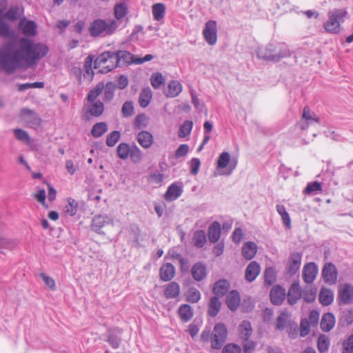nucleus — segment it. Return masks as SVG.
Masks as SVG:
<instances>
[{
	"mask_svg": "<svg viewBox=\"0 0 353 353\" xmlns=\"http://www.w3.org/2000/svg\"><path fill=\"white\" fill-rule=\"evenodd\" d=\"M48 51L46 45L26 37L10 41L0 49V70L10 74L17 70L32 67Z\"/></svg>",
	"mask_w": 353,
	"mask_h": 353,
	"instance_id": "obj_1",
	"label": "nucleus"
},
{
	"mask_svg": "<svg viewBox=\"0 0 353 353\" xmlns=\"http://www.w3.org/2000/svg\"><path fill=\"white\" fill-rule=\"evenodd\" d=\"M256 55L259 59L279 62L291 55L290 50L285 43H269L265 47L258 48Z\"/></svg>",
	"mask_w": 353,
	"mask_h": 353,
	"instance_id": "obj_2",
	"label": "nucleus"
},
{
	"mask_svg": "<svg viewBox=\"0 0 353 353\" xmlns=\"http://www.w3.org/2000/svg\"><path fill=\"white\" fill-rule=\"evenodd\" d=\"M228 336V330L223 323L216 324L211 332L210 329L205 328L201 334L203 342H210L212 349L220 350L225 343Z\"/></svg>",
	"mask_w": 353,
	"mask_h": 353,
	"instance_id": "obj_3",
	"label": "nucleus"
},
{
	"mask_svg": "<svg viewBox=\"0 0 353 353\" xmlns=\"http://www.w3.org/2000/svg\"><path fill=\"white\" fill-rule=\"evenodd\" d=\"M135 59H137L133 54L125 50H119L116 52L106 51L99 55L97 63H104L110 61L111 64L107 67L108 69L105 70V72H109L116 68L121 62L126 64L135 63Z\"/></svg>",
	"mask_w": 353,
	"mask_h": 353,
	"instance_id": "obj_4",
	"label": "nucleus"
},
{
	"mask_svg": "<svg viewBox=\"0 0 353 353\" xmlns=\"http://www.w3.org/2000/svg\"><path fill=\"white\" fill-rule=\"evenodd\" d=\"M116 29L117 23L114 21H106L97 19L90 23L88 32L92 37H104L112 34Z\"/></svg>",
	"mask_w": 353,
	"mask_h": 353,
	"instance_id": "obj_5",
	"label": "nucleus"
},
{
	"mask_svg": "<svg viewBox=\"0 0 353 353\" xmlns=\"http://www.w3.org/2000/svg\"><path fill=\"white\" fill-rule=\"evenodd\" d=\"M117 154L122 160L130 158L134 163H139L143 159L142 152L134 143L132 145L127 143H119L117 148Z\"/></svg>",
	"mask_w": 353,
	"mask_h": 353,
	"instance_id": "obj_6",
	"label": "nucleus"
},
{
	"mask_svg": "<svg viewBox=\"0 0 353 353\" xmlns=\"http://www.w3.org/2000/svg\"><path fill=\"white\" fill-rule=\"evenodd\" d=\"M347 12L345 10L334 9L328 12V20L323 27L327 32L337 34L340 32V23L343 22Z\"/></svg>",
	"mask_w": 353,
	"mask_h": 353,
	"instance_id": "obj_7",
	"label": "nucleus"
},
{
	"mask_svg": "<svg viewBox=\"0 0 353 353\" xmlns=\"http://www.w3.org/2000/svg\"><path fill=\"white\" fill-rule=\"evenodd\" d=\"M319 118L317 115L312 112L308 107H305L303 110L302 118L297 123V126L302 130L308 128L310 125L314 123H319Z\"/></svg>",
	"mask_w": 353,
	"mask_h": 353,
	"instance_id": "obj_8",
	"label": "nucleus"
},
{
	"mask_svg": "<svg viewBox=\"0 0 353 353\" xmlns=\"http://www.w3.org/2000/svg\"><path fill=\"white\" fill-rule=\"evenodd\" d=\"M203 34L209 45H214L217 41L216 22L214 20L207 21L203 30Z\"/></svg>",
	"mask_w": 353,
	"mask_h": 353,
	"instance_id": "obj_9",
	"label": "nucleus"
},
{
	"mask_svg": "<svg viewBox=\"0 0 353 353\" xmlns=\"http://www.w3.org/2000/svg\"><path fill=\"white\" fill-rule=\"evenodd\" d=\"M301 261V253L297 252L291 253L286 266V273L291 276L295 275L300 270Z\"/></svg>",
	"mask_w": 353,
	"mask_h": 353,
	"instance_id": "obj_10",
	"label": "nucleus"
},
{
	"mask_svg": "<svg viewBox=\"0 0 353 353\" xmlns=\"http://www.w3.org/2000/svg\"><path fill=\"white\" fill-rule=\"evenodd\" d=\"M338 300L343 305L353 302V286L349 283L341 285L339 288Z\"/></svg>",
	"mask_w": 353,
	"mask_h": 353,
	"instance_id": "obj_11",
	"label": "nucleus"
},
{
	"mask_svg": "<svg viewBox=\"0 0 353 353\" xmlns=\"http://www.w3.org/2000/svg\"><path fill=\"white\" fill-rule=\"evenodd\" d=\"M338 271L332 263H325L322 270V277L325 283L335 284L337 281Z\"/></svg>",
	"mask_w": 353,
	"mask_h": 353,
	"instance_id": "obj_12",
	"label": "nucleus"
},
{
	"mask_svg": "<svg viewBox=\"0 0 353 353\" xmlns=\"http://www.w3.org/2000/svg\"><path fill=\"white\" fill-rule=\"evenodd\" d=\"M319 272L318 266L314 262L306 263L302 270L303 281L307 284L312 283L316 279Z\"/></svg>",
	"mask_w": 353,
	"mask_h": 353,
	"instance_id": "obj_13",
	"label": "nucleus"
},
{
	"mask_svg": "<svg viewBox=\"0 0 353 353\" xmlns=\"http://www.w3.org/2000/svg\"><path fill=\"white\" fill-rule=\"evenodd\" d=\"M22 120L31 128H37L41 124V119L39 115L32 110L23 108L21 111Z\"/></svg>",
	"mask_w": 353,
	"mask_h": 353,
	"instance_id": "obj_14",
	"label": "nucleus"
},
{
	"mask_svg": "<svg viewBox=\"0 0 353 353\" xmlns=\"http://www.w3.org/2000/svg\"><path fill=\"white\" fill-rule=\"evenodd\" d=\"M183 192V185L181 183H172L170 184L164 194L165 201L170 202L179 198Z\"/></svg>",
	"mask_w": 353,
	"mask_h": 353,
	"instance_id": "obj_15",
	"label": "nucleus"
},
{
	"mask_svg": "<svg viewBox=\"0 0 353 353\" xmlns=\"http://www.w3.org/2000/svg\"><path fill=\"white\" fill-rule=\"evenodd\" d=\"M301 289L299 281L294 282L288 289L287 300L290 305H294L297 303L298 301L301 298Z\"/></svg>",
	"mask_w": 353,
	"mask_h": 353,
	"instance_id": "obj_16",
	"label": "nucleus"
},
{
	"mask_svg": "<svg viewBox=\"0 0 353 353\" xmlns=\"http://www.w3.org/2000/svg\"><path fill=\"white\" fill-rule=\"evenodd\" d=\"M123 330L119 327L109 328L107 331V341L113 349L119 348L121 341Z\"/></svg>",
	"mask_w": 353,
	"mask_h": 353,
	"instance_id": "obj_17",
	"label": "nucleus"
},
{
	"mask_svg": "<svg viewBox=\"0 0 353 353\" xmlns=\"http://www.w3.org/2000/svg\"><path fill=\"white\" fill-rule=\"evenodd\" d=\"M271 302L275 305H280L283 303L286 297L285 289L281 285L274 286L270 293Z\"/></svg>",
	"mask_w": 353,
	"mask_h": 353,
	"instance_id": "obj_18",
	"label": "nucleus"
},
{
	"mask_svg": "<svg viewBox=\"0 0 353 353\" xmlns=\"http://www.w3.org/2000/svg\"><path fill=\"white\" fill-rule=\"evenodd\" d=\"M293 322L294 321L292 320L290 314L283 311L276 318L275 328L277 330L283 331L286 330Z\"/></svg>",
	"mask_w": 353,
	"mask_h": 353,
	"instance_id": "obj_19",
	"label": "nucleus"
},
{
	"mask_svg": "<svg viewBox=\"0 0 353 353\" xmlns=\"http://www.w3.org/2000/svg\"><path fill=\"white\" fill-rule=\"evenodd\" d=\"M230 288V283L227 279H220L216 281L212 288L215 296L222 297L226 294Z\"/></svg>",
	"mask_w": 353,
	"mask_h": 353,
	"instance_id": "obj_20",
	"label": "nucleus"
},
{
	"mask_svg": "<svg viewBox=\"0 0 353 353\" xmlns=\"http://www.w3.org/2000/svg\"><path fill=\"white\" fill-rule=\"evenodd\" d=\"M261 272V267L256 261H252L248 264L245 272V279L248 282L256 279Z\"/></svg>",
	"mask_w": 353,
	"mask_h": 353,
	"instance_id": "obj_21",
	"label": "nucleus"
},
{
	"mask_svg": "<svg viewBox=\"0 0 353 353\" xmlns=\"http://www.w3.org/2000/svg\"><path fill=\"white\" fill-rule=\"evenodd\" d=\"M112 223V219L106 215L95 216L92 222V230L97 233H101V230L105 225Z\"/></svg>",
	"mask_w": 353,
	"mask_h": 353,
	"instance_id": "obj_22",
	"label": "nucleus"
},
{
	"mask_svg": "<svg viewBox=\"0 0 353 353\" xmlns=\"http://www.w3.org/2000/svg\"><path fill=\"white\" fill-rule=\"evenodd\" d=\"M160 278L163 281H171L175 275V268L170 263H166L160 268Z\"/></svg>",
	"mask_w": 353,
	"mask_h": 353,
	"instance_id": "obj_23",
	"label": "nucleus"
},
{
	"mask_svg": "<svg viewBox=\"0 0 353 353\" xmlns=\"http://www.w3.org/2000/svg\"><path fill=\"white\" fill-rule=\"evenodd\" d=\"M191 274L195 281H201L207 275L206 266L201 262H197L192 266Z\"/></svg>",
	"mask_w": 353,
	"mask_h": 353,
	"instance_id": "obj_24",
	"label": "nucleus"
},
{
	"mask_svg": "<svg viewBox=\"0 0 353 353\" xmlns=\"http://www.w3.org/2000/svg\"><path fill=\"white\" fill-rule=\"evenodd\" d=\"M137 140L143 148H149L153 143L154 139L152 134L148 131H141L137 136Z\"/></svg>",
	"mask_w": 353,
	"mask_h": 353,
	"instance_id": "obj_25",
	"label": "nucleus"
},
{
	"mask_svg": "<svg viewBox=\"0 0 353 353\" xmlns=\"http://www.w3.org/2000/svg\"><path fill=\"white\" fill-rule=\"evenodd\" d=\"M226 303L229 309L236 311L240 303V295L237 290L230 291L226 296Z\"/></svg>",
	"mask_w": 353,
	"mask_h": 353,
	"instance_id": "obj_26",
	"label": "nucleus"
},
{
	"mask_svg": "<svg viewBox=\"0 0 353 353\" xmlns=\"http://www.w3.org/2000/svg\"><path fill=\"white\" fill-rule=\"evenodd\" d=\"M180 286L178 283L172 281L165 285L164 296L166 299H174L176 298L180 294Z\"/></svg>",
	"mask_w": 353,
	"mask_h": 353,
	"instance_id": "obj_27",
	"label": "nucleus"
},
{
	"mask_svg": "<svg viewBox=\"0 0 353 353\" xmlns=\"http://www.w3.org/2000/svg\"><path fill=\"white\" fill-rule=\"evenodd\" d=\"M208 239L211 243H216L221 236V224L214 221L208 228Z\"/></svg>",
	"mask_w": 353,
	"mask_h": 353,
	"instance_id": "obj_28",
	"label": "nucleus"
},
{
	"mask_svg": "<svg viewBox=\"0 0 353 353\" xmlns=\"http://www.w3.org/2000/svg\"><path fill=\"white\" fill-rule=\"evenodd\" d=\"M319 301L324 306L330 305L334 301L333 291L326 288H322L319 292Z\"/></svg>",
	"mask_w": 353,
	"mask_h": 353,
	"instance_id": "obj_29",
	"label": "nucleus"
},
{
	"mask_svg": "<svg viewBox=\"0 0 353 353\" xmlns=\"http://www.w3.org/2000/svg\"><path fill=\"white\" fill-rule=\"evenodd\" d=\"M256 245L252 241L246 242L242 247V255L248 260H251L256 254Z\"/></svg>",
	"mask_w": 353,
	"mask_h": 353,
	"instance_id": "obj_30",
	"label": "nucleus"
},
{
	"mask_svg": "<svg viewBox=\"0 0 353 353\" xmlns=\"http://www.w3.org/2000/svg\"><path fill=\"white\" fill-rule=\"evenodd\" d=\"M335 325V318L332 313H325L321 321V328L324 332H329Z\"/></svg>",
	"mask_w": 353,
	"mask_h": 353,
	"instance_id": "obj_31",
	"label": "nucleus"
},
{
	"mask_svg": "<svg viewBox=\"0 0 353 353\" xmlns=\"http://www.w3.org/2000/svg\"><path fill=\"white\" fill-rule=\"evenodd\" d=\"M182 89V85L179 81L172 80L168 85V90L165 92V95L168 97H176L181 92Z\"/></svg>",
	"mask_w": 353,
	"mask_h": 353,
	"instance_id": "obj_32",
	"label": "nucleus"
},
{
	"mask_svg": "<svg viewBox=\"0 0 353 353\" xmlns=\"http://www.w3.org/2000/svg\"><path fill=\"white\" fill-rule=\"evenodd\" d=\"M178 314L181 320L183 322L186 323L192 318L194 312L190 305L182 304L178 310Z\"/></svg>",
	"mask_w": 353,
	"mask_h": 353,
	"instance_id": "obj_33",
	"label": "nucleus"
},
{
	"mask_svg": "<svg viewBox=\"0 0 353 353\" xmlns=\"http://www.w3.org/2000/svg\"><path fill=\"white\" fill-rule=\"evenodd\" d=\"M301 298L304 301L310 303L314 302L316 299L317 288L315 287L306 286L301 291Z\"/></svg>",
	"mask_w": 353,
	"mask_h": 353,
	"instance_id": "obj_34",
	"label": "nucleus"
},
{
	"mask_svg": "<svg viewBox=\"0 0 353 353\" xmlns=\"http://www.w3.org/2000/svg\"><path fill=\"white\" fill-rule=\"evenodd\" d=\"M88 112L94 117L101 116L104 111V105L100 100L89 102Z\"/></svg>",
	"mask_w": 353,
	"mask_h": 353,
	"instance_id": "obj_35",
	"label": "nucleus"
},
{
	"mask_svg": "<svg viewBox=\"0 0 353 353\" xmlns=\"http://www.w3.org/2000/svg\"><path fill=\"white\" fill-rule=\"evenodd\" d=\"M221 303L219 298L213 296L210 299L208 304V314L211 317L216 316L220 311Z\"/></svg>",
	"mask_w": 353,
	"mask_h": 353,
	"instance_id": "obj_36",
	"label": "nucleus"
},
{
	"mask_svg": "<svg viewBox=\"0 0 353 353\" xmlns=\"http://www.w3.org/2000/svg\"><path fill=\"white\" fill-rule=\"evenodd\" d=\"M103 87L104 90H103V99L105 103L110 102L114 98L117 86L113 82L108 81L105 84L103 83Z\"/></svg>",
	"mask_w": 353,
	"mask_h": 353,
	"instance_id": "obj_37",
	"label": "nucleus"
},
{
	"mask_svg": "<svg viewBox=\"0 0 353 353\" xmlns=\"http://www.w3.org/2000/svg\"><path fill=\"white\" fill-rule=\"evenodd\" d=\"M152 94L151 89L149 87L144 88L139 95V103L141 107L145 108L150 103Z\"/></svg>",
	"mask_w": 353,
	"mask_h": 353,
	"instance_id": "obj_38",
	"label": "nucleus"
},
{
	"mask_svg": "<svg viewBox=\"0 0 353 353\" xmlns=\"http://www.w3.org/2000/svg\"><path fill=\"white\" fill-rule=\"evenodd\" d=\"M192 243L197 248H202L206 243L205 232L203 230H198L194 232Z\"/></svg>",
	"mask_w": 353,
	"mask_h": 353,
	"instance_id": "obj_39",
	"label": "nucleus"
},
{
	"mask_svg": "<svg viewBox=\"0 0 353 353\" xmlns=\"http://www.w3.org/2000/svg\"><path fill=\"white\" fill-rule=\"evenodd\" d=\"M141 235L140 229L137 226H132L130 228V234H129V243L135 248L141 247V243L139 241V236Z\"/></svg>",
	"mask_w": 353,
	"mask_h": 353,
	"instance_id": "obj_40",
	"label": "nucleus"
},
{
	"mask_svg": "<svg viewBox=\"0 0 353 353\" xmlns=\"http://www.w3.org/2000/svg\"><path fill=\"white\" fill-rule=\"evenodd\" d=\"M20 26L23 34L26 37H34L37 34V24L33 21H27L22 26V22Z\"/></svg>",
	"mask_w": 353,
	"mask_h": 353,
	"instance_id": "obj_41",
	"label": "nucleus"
},
{
	"mask_svg": "<svg viewBox=\"0 0 353 353\" xmlns=\"http://www.w3.org/2000/svg\"><path fill=\"white\" fill-rule=\"evenodd\" d=\"M278 214L281 216L284 226L290 229L291 228V219L283 205L278 204L276 206Z\"/></svg>",
	"mask_w": 353,
	"mask_h": 353,
	"instance_id": "obj_42",
	"label": "nucleus"
},
{
	"mask_svg": "<svg viewBox=\"0 0 353 353\" xmlns=\"http://www.w3.org/2000/svg\"><path fill=\"white\" fill-rule=\"evenodd\" d=\"M103 82L98 83L94 88L89 91L87 95L88 101L94 102V101H97V99L103 92Z\"/></svg>",
	"mask_w": 353,
	"mask_h": 353,
	"instance_id": "obj_43",
	"label": "nucleus"
},
{
	"mask_svg": "<svg viewBox=\"0 0 353 353\" xmlns=\"http://www.w3.org/2000/svg\"><path fill=\"white\" fill-rule=\"evenodd\" d=\"M264 284L267 286L272 285L276 280V270L272 267L266 268L263 273Z\"/></svg>",
	"mask_w": 353,
	"mask_h": 353,
	"instance_id": "obj_44",
	"label": "nucleus"
},
{
	"mask_svg": "<svg viewBox=\"0 0 353 353\" xmlns=\"http://www.w3.org/2000/svg\"><path fill=\"white\" fill-rule=\"evenodd\" d=\"M241 338L242 339H248L252 335V328L250 321H243L239 325Z\"/></svg>",
	"mask_w": 353,
	"mask_h": 353,
	"instance_id": "obj_45",
	"label": "nucleus"
},
{
	"mask_svg": "<svg viewBox=\"0 0 353 353\" xmlns=\"http://www.w3.org/2000/svg\"><path fill=\"white\" fill-rule=\"evenodd\" d=\"M152 12L154 19L157 21H160L165 17V6L161 3H155L152 6Z\"/></svg>",
	"mask_w": 353,
	"mask_h": 353,
	"instance_id": "obj_46",
	"label": "nucleus"
},
{
	"mask_svg": "<svg viewBox=\"0 0 353 353\" xmlns=\"http://www.w3.org/2000/svg\"><path fill=\"white\" fill-rule=\"evenodd\" d=\"M108 130V125L105 122L97 123L92 126L91 134L95 138L101 137Z\"/></svg>",
	"mask_w": 353,
	"mask_h": 353,
	"instance_id": "obj_47",
	"label": "nucleus"
},
{
	"mask_svg": "<svg viewBox=\"0 0 353 353\" xmlns=\"http://www.w3.org/2000/svg\"><path fill=\"white\" fill-rule=\"evenodd\" d=\"M330 346L329 337L325 334H321L317 340V348L319 352L324 353L328 350Z\"/></svg>",
	"mask_w": 353,
	"mask_h": 353,
	"instance_id": "obj_48",
	"label": "nucleus"
},
{
	"mask_svg": "<svg viewBox=\"0 0 353 353\" xmlns=\"http://www.w3.org/2000/svg\"><path fill=\"white\" fill-rule=\"evenodd\" d=\"M193 122L191 121H185L183 123V124L180 126L179 130V137L180 138H185L188 136L192 129Z\"/></svg>",
	"mask_w": 353,
	"mask_h": 353,
	"instance_id": "obj_49",
	"label": "nucleus"
},
{
	"mask_svg": "<svg viewBox=\"0 0 353 353\" xmlns=\"http://www.w3.org/2000/svg\"><path fill=\"white\" fill-rule=\"evenodd\" d=\"M321 190V183L318 181H314L307 183L306 188L303 190L305 194H312L317 193Z\"/></svg>",
	"mask_w": 353,
	"mask_h": 353,
	"instance_id": "obj_50",
	"label": "nucleus"
},
{
	"mask_svg": "<svg viewBox=\"0 0 353 353\" xmlns=\"http://www.w3.org/2000/svg\"><path fill=\"white\" fill-rule=\"evenodd\" d=\"M164 81L165 79L163 75L159 72L153 74L150 78L151 85L154 89L159 88L164 83Z\"/></svg>",
	"mask_w": 353,
	"mask_h": 353,
	"instance_id": "obj_51",
	"label": "nucleus"
},
{
	"mask_svg": "<svg viewBox=\"0 0 353 353\" xmlns=\"http://www.w3.org/2000/svg\"><path fill=\"white\" fill-rule=\"evenodd\" d=\"M200 299V292L196 288H190L187 294V301L190 303H197Z\"/></svg>",
	"mask_w": 353,
	"mask_h": 353,
	"instance_id": "obj_52",
	"label": "nucleus"
},
{
	"mask_svg": "<svg viewBox=\"0 0 353 353\" xmlns=\"http://www.w3.org/2000/svg\"><path fill=\"white\" fill-rule=\"evenodd\" d=\"M19 9L18 6H11L8 11L3 14V17L5 19L10 20V21H15L19 17Z\"/></svg>",
	"mask_w": 353,
	"mask_h": 353,
	"instance_id": "obj_53",
	"label": "nucleus"
},
{
	"mask_svg": "<svg viewBox=\"0 0 353 353\" xmlns=\"http://www.w3.org/2000/svg\"><path fill=\"white\" fill-rule=\"evenodd\" d=\"M121 137L119 131L115 130L110 133L106 138V144L109 147H113L119 141Z\"/></svg>",
	"mask_w": 353,
	"mask_h": 353,
	"instance_id": "obj_54",
	"label": "nucleus"
},
{
	"mask_svg": "<svg viewBox=\"0 0 353 353\" xmlns=\"http://www.w3.org/2000/svg\"><path fill=\"white\" fill-rule=\"evenodd\" d=\"M230 160V155L228 152H222L217 161V167L219 168L223 169L226 168V166L229 164Z\"/></svg>",
	"mask_w": 353,
	"mask_h": 353,
	"instance_id": "obj_55",
	"label": "nucleus"
},
{
	"mask_svg": "<svg viewBox=\"0 0 353 353\" xmlns=\"http://www.w3.org/2000/svg\"><path fill=\"white\" fill-rule=\"evenodd\" d=\"M128 8L125 3H121L114 8V15L117 19H123L127 14Z\"/></svg>",
	"mask_w": 353,
	"mask_h": 353,
	"instance_id": "obj_56",
	"label": "nucleus"
},
{
	"mask_svg": "<svg viewBox=\"0 0 353 353\" xmlns=\"http://www.w3.org/2000/svg\"><path fill=\"white\" fill-rule=\"evenodd\" d=\"M134 105L132 101H125L121 108V112L124 117H130L134 114Z\"/></svg>",
	"mask_w": 353,
	"mask_h": 353,
	"instance_id": "obj_57",
	"label": "nucleus"
},
{
	"mask_svg": "<svg viewBox=\"0 0 353 353\" xmlns=\"http://www.w3.org/2000/svg\"><path fill=\"white\" fill-rule=\"evenodd\" d=\"M44 87L43 82L26 83L18 85V90L23 92L30 88H43Z\"/></svg>",
	"mask_w": 353,
	"mask_h": 353,
	"instance_id": "obj_58",
	"label": "nucleus"
},
{
	"mask_svg": "<svg viewBox=\"0 0 353 353\" xmlns=\"http://www.w3.org/2000/svg\"><path fill=\"white\" fill-rule=\"evenodd\" d=\"M13 35V32L8 23L2 21L0 22V36L9 38Z\"/></svg>",
	"mask_w": 353,
	"mask_h": 353,
	"instance_id": "obj_59",
	"label": "nucleus"
},
{
	"mask_svg": "<svg viewBox=\"0 0 353 353\" xmlns=\"http://www.w3.org/2000/svg\"><path fill=\"white\" fill-rule=\"evenodd\" d=\"M134 128L141 129L147 126V117L144 114H138L134 122Z\"/></svg>",
	"mask_w": 353,
	"mask_h": 353,
	"instance_id": "obj_60",
	"label": "nucleus"
},
{
	"mask_svg": "<svg viewBox=\"0 0 353 353\" xmlns=\"http://www.w3.org/2000/svg\"><path fill=\"white\" fill-rule=\"evenodd\" d=\"M14 136L17 139L28 143L30 141V137L27 132L22 129H15L14 130Z\"/></svg>",
	"mask_w": 353,
	"mask_h": 353,
	"instance_id": "obj_61",
	"label": "nucleus"
},
{
	"mask_svg": "<svg viewBox=\"0 0 353 353\" xmlns=\"http://www.w3.org/2000/svg\"><path fill=\"white\" fill-rule=\"evenodd\" d=\"M15 245V243L9 239L0 236V252L3 249L12 250Z\"/></svg>",
	"mask_w": 353,
	"mask_h": 353,
	"instance_id": "obj_62",
	"label": "nucleus"
},
{
	"mask_svg": "<svg viewBox=\"0 0 353 353\" xmlns=\"http://www.w3.org/2000/svg\"><path fill=\"white\" fill-rule=\"evenodd\" d=\"M222 353H241V348L236 344L228 343L223 347Z\"/></svg>",
	"mask_w": 353,
	"mask_h": 353,
	"instance_id": "obj_63",
	"label": "nucleus"
},
{
	"mask_svg": "<svg viewBox=\"0 0 353 353\" xmlns=\"http://www.w3.org/2000/svg\"><path fill=\"white\" fill-rule=\"evenodd\" d=\"M343 353H353V334L349 336L344 341Z\"/></svg>",
	"mask_w": 353,
	"mask_h": 353,
	"instance_id": "obj_64",
	"label": "nucleus"
}]
</instances>
